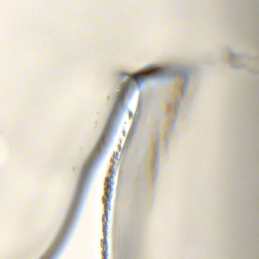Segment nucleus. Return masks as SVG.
<instances>
[{"label":"nucleus","instance_id":"nucleus-1","mask_svg":"<svg viewBox=\"0 0 259 259\" xmlns=\"http://www.w3.org/2000/svg\"><path fill=\"white\" fill-rule=\"evenodd\" d=\"M168 70L166 68H157L155 69H147L143 72L139 73V74H133L131 76L133 79H135L136 82L140 85L142 82H145L147 80L148 76H157L160 75L166 74L168 73Z\"/></svg>","mask_w":259,"mask_h":259},{"label":"nucleus","instance_id":"nucleus-2","mask_svg":"<svg viewBox=\"0 0 259 259\" xmlns=\"http://www.w3.org/2000/svg\"><path fill=\"white\" fill-rule=\"evenodd\" d=\"M113 178V176L111 177H107L106 178V192H105V195L107 198V199L106 198L103 199V201L105 203V213L104 214L103 218V221L104 223V224L103 225V233L106 236V229H107V222L108 219V202L107 201L109 200V199H110V195L111 193V186L113 184V182L112 181V179Z\"/></svg>","mask_w":259,"mask_h":259},{"label":"nucleus","instance_id":"nucleus-3","mask_svg":"<svg viewBox=\"0 0 259 259\" xmlns=\"http://www.w3.org/2000/svg\"><path fill=\"white\" fill-rule=\"evenodd\" d=\"M131 83L130 81L126 82L122 87L118 95V101L119 102H123L124 97L126 93H128L129 89L131 87Z\"/></svg>","mask_w":259,"mask_h":259},{"label":"nucleus","instance_id":"nucleus-4","mask_svg":"<svg viewBox=\"0 0 259 259\" xmlns=\"http://www.w3.org/2000/svg\"><path fill=\"white\" fill-rule=\"evenodd\" d=\"M107 234L106 236L104 235V238L103 239V245H105V247L103 248V259H107V252L108 251V246L107 245V239H106Z\"/></svg>","mask_w":259,"mask_h":259},{"label":"nucleus","instance_id":"nucleus-5","mask_svg":"<svg viewBox=\"0 0 259 259\" xmlns=\"http://www.w3.org/2000/svg\"><path fill=\"white\" fill-rule=\"evenodd\" d=\"M110 172H111V174H112V172H115L114 167H111L110 168Z\"/></svg>","mask_w":259,"mask_h":259},{"label":"nucleus","instance_id":"nucleus-6","mask_svg":"<svg viewBox=\"0 0 259 259\" xmlns=\"http://www.w3.org/2000/svg\"><path fill=\"white\" fill-rule=\"evenodd\" d=\"M118 156H119V153H116V154L114 155V156H115V157H118Z\"/></svg>","mask_w":259,"mask_h":259}]
</instances>
